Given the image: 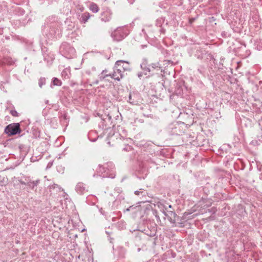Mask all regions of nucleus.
<instances>
[{
    "instance_id": "nucleus-1",
    "label": "nucleus",
    "mask_w": 262,
    "mask_h": 262,
    "mask_svg": "<svg viewBox=\"0 0 262 262\" xmlns=\"http://www.w3.org/2000/svg\"><path fill=\"white\" fill-rule=\"evenodd\" d=\"M5 133L9 136L20 133L19 124L18 123H12L8 125L5 129Z\"/></svg>"
},
{
    "instance_id": "nucleus-2",
    "label": "nucleus",
    "mask_w": 262,
    "mask_h": 262,
    "mask_svg": "<svg viewBox=\"0 0 262 262\" xmlns=\"http://www.w3.org/2000/svg\"><path fill=\"white\" fill-rule=\"evenodd\" d=\"M115 66L117 68H121L123 73L124 71H129L130 70L129 63L124 60L117 61Z\"/></svg>"
},
{
    "instance_id": "nucleus-3",
    "label": "nucleus",
    "mask_w": 262,
    "mask_h": 262,
    "mask_svg": "<svg viewBox=\"0 0 262 262\" xmlns=\"http://www.w3.org/2000/svg\"><path fill=\"white\" fill-rule=\"evenodd\" d=\"M109 76L115 80L119 81L123 76V71L121 68H117L115 67L113 73L110 74Z\"/></svg>"
},
{
    "instance_id": "nucleus-4",
    "label": "nucleus",
    "mask_w": 262,
    "mask_h": 262,
    "mask_svg": "<svg viewBox=\"0 0 262 262\" xmlns=\"http://www.w3.org/2000/svg\"><path fill=\"white\" fill-rule=\"evenodd\" d=\"M112 13L110 9H107L101 14V20L105 22L108 21L112 18Z\"/></svg>"
},
{
    "instance_id": "nucleus-5",
    "label": "nucleus",
    "mask_w": 262,
    "mask_h": 262,
    "mask_svg": "<svg viewBox=\"0 0 262 262\" xmlns=\"http://www.w3.org/2000/svg\"><path fill=\"white\" fill-rule=\"evenodd\" d=\"M121 28H119L117 30L115 31L112 33V36H113V37H114L115 39H116L117 40H120L122 39L124 37V35H121L120 37H118L117 36V35L120 33V31H121Z\"/></svg>"
},
{
    "instance_id": "nucleus-6",
    "label": "nucleus",
    "mask_w": 262,
    "mask_h": 262,
    "mask_svg": "<svg viewBox=\"0 0 262 262\" xmlns=\"http://www.w3.org/2000/svg\"><path fill=\"white\" fill-rule=\"evenodd\" d=\"M89 9L93 13H97L99 10L98 5L94 3H92L90 5Z\"/></svg>"
},
{
    "instance_id": "nucleus-7",
    "label": "nucleus",
    "mask_w": 262,
    "mask_h": 262,
    "mask_svg": "<svg viewBox=\"0 0 262 262\" xmlns=\"http://www.w3.org/2000/svg\"><path fill=\"white\" fill-rule=\"evenodd\" d=\"M90 17L91 15L89 12H85L82 15V21L84 23H85L88 21V20L90 18Z\"/></svg>"
},
{
    "instance_id": "nucleus-8",
    "label": "nucleus",
    "mask_w": 262,
    "mask_h": 262,
    "mask_svg": "<svg viewBox=\"0 0 262 262\" xmlns=\"http://www.w3.org/2000/svg\"><path fill=\"white\" fill-rule=\"evenodd\" d=\"M165 215L170 218V220H175L176 213L173 211H169L167 213L164 212Z\"/></svg>"
},
{
    "instance_id": "nucleus-9",
    "label": "nucleus",
    "mask_w": 262,
    "mask_h": 262,
    "mask_svg": "<svg viewBox=\"0 0 262 262\" xmlns=\"http://www.w3.org/2000/svg\"><path fill=\"white\" fill-rule=\"evenodd\" d=\"M39 183V180H36L35 181H28L27 185L31 187L32 189L34 188L35 186H36Z\"/></svg>"
},
{
    "instance_id": "nucleus-10",
    "label": "nucleus",
    "mask_w": 262,
    "mask_h": 262,
    "mask_svg": "<svg viewBox=\"0 0 262 262\" xmlns=\"http://www.w3.org/2000/svg\"><path fill=\"white\" fill-rule=\"evenodd\" d=\"M156 68H158V66L157 64H152L148 66V67L147 68V70L149 72L151 71V69H156Z\"/></svg>"
},
{
    "instance_id": "nucleus-11",
    "label": "nucleus",
    "mask_w": 262,
    "mask_h": 262,
    "mask_svg": "<svg viewBox=\"0 0 262 262\" xmlns=\"http://www.w3.org/2000/svg\"><path fill=\"white\" fill-rule=\"evenodd\" d=\"M53 84L55 85H61V82L60 80H59L58 79L56 78H54L53 80Z\"/></svg>"
},
{
    "instance_id": "nucleus-12",
    "label": "nucleus",
    "mask_w": 262,
    "mask_h": 262,
    "mask_svg": "<svg viewBox=\"0 0 262 262\" xmlns=\"http://www.w3.org/2000/svg\"><path fill=\"white\" fill-rule=\"evenodd\" d=\"M45 83V79L44 78H40L39 81V86L41 88Z\"/></svg>"
},
{
    "instance_id": "nucleus-13",
    "label": "nucleus",
    "mask_w": 262,
    "mask_h": 262,
    "mask_svg": "<svg viewBox=\"0 0 262 262\" xmlns=\"http://www.w3.org/2000/svg\"><path fill=\"white\" fill-rule=\"evenodd\" d=\"M20 183L23 185H27V182L26 183L25 182L23 181H20Z\"/></svg>"
},
{
    "instance_id": "nucleus-14",
    "label": "nucleus",
    "mask_w": 262,
    "mask_h": 262,
    "mask_svg": "<svg viewBox=\"0 0 262 262\" xmlns=\"http://www.w3.org/2000/svg\"><path fill=\"white\" fill-rule=\"evenodd\" d=\"M131 98H132V96H131V95L130 94V95H129V102L130 103H132V102L130 101V100H131Z\"/></svg>"
},
{
    "instance_id": "nucleus-15",
    "label": "nucleus",
    "mask_w": 262,
    "mask_h": 262,
    "mask_svg": "<svg viewBox=\"0 0 262 262\" xmlns=\"http://www.w3.org/2000/svg\"><path fill=\"white\" fill-rule=\"evenodd\" d=\"M16 113H16V112H12V114L13 116H16Z\"/></svg>"
},
{
    "instance_id": "nucleus-16",
    "label": "nucleus",
    "mask_w": 262,
    "mask_h": 262,
    "mask_svg": "<svg viewBox=\"0 0 262 262\" xmlns=\"http://www.w3.org/2000/svg\"><path fill=\"white\" fill-rule=\"evenodd\" d=\"M168 207L169 208H171V205H169Z\"/></svg>"
}]
</instances>
